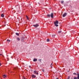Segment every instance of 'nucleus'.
Here are the masks:
<instances>
[{
    "label": "nucleus",
    "instance_id": "obj_1",
    "mask_svg": "<svg viewBox=\"0 0 79 79\" xmlns=\"http://www.w3.org/2000/svg\"><path fill=\"white\" fill-rule=\"evenodd\" d=\"M47 16H48V17H50L51 16L52 18H53V13H51L50 15L48 14Z\"/></svg>",
    "mask_w": 79,
    "mask_h": 79
},
{
    "label": "nucleus",
    "instance_id": "obj_2",
    "mask_svg": "<svg viewBox=\"0 0 79 79\" xmlns=\"http://www.w3.org/2000/svg\"><path fill=\"white\" fill-rule=\"evenodd\" d=\"M59 23V22H58V21H57V20H56V22H54V23L55 26H56V27H58V25L57 24H58Z\"/></svg>",
    "mask_w": 79,
    "mask_h": 79
},
{
    "label": "nucleus",
    "instance_id": "obj_3",
    "mask_svg": "<svg viewBox=\"0 0 79 79\" xmlns=\"http://www.w3.org/2000/svg\"><path fill=\"white\" fill-rule=\"evenodd\" d=\"M77 77H74V79H79V73L77 74Z\"/></svg>",
    "mask_w": 79,
    "mask_h": 79
},
{
    "label": "nucleus",
    "instance_id": "obj_4",
    "mask_svg": "<svg viewBox=\"0 0 79 79\" xmlns=\"http://www.w3.org/2000/svg\"><path fill=\"white\" fill-rule=\"evenodd\" d=\"M67 15V13H65L62 15L63 17H65Z\"/></svg>",
    "mask_w": 79,
    "mask_h": 79
},
{
    "label": "nucleus",
    "instance_id": "obj_5",
    "mask_svg": "<svg viewBox=\"0 0 79 79\" xmlns=\"http://www.w3.org/2000/svg\"><path fill=\"white\" fill-rule=\"evenodd\" d=\"M39 26V25L38 24H36L35 25H33V26H34V27H38V26Z\"/></svg>",
    "mask_w": 79,
    "mask_h": 79
},
{
    "label": "nucleus",
    "instance_id": "obj_6",
    "mask_svg": "<svg viewBox=\"0 0 79 79\" xmlns=\"http://www.w3.org/2000/svg\"><path fill=\"white\" fill-rule=\"evenodd\" d=\"M31 77L32 78H35V77H36V76L33 74L31 75Z\"/></svg>",
    "mask_w": 79,
    "mask_h": 79
},
{
    "label": "nucleus",
    "instance_id": "obj_7",
    "mask_svg": "<svg viewBox=\"0 0 79 79\" xmlns=\"http://www.w3.org/2000/svg\"><path fill=\"white\" fill-rule=\"evenodd\" d=\"M37 59H34L33 60V61H37Z\"/></svg>",
    "mask_w": 79,
    "mask_h": 79
},
{
    "label": "nucleus",
    "instance_id": "obj_8",
    "mask_svg": "<svg viewBox=\"0 0 79 79\" xmlns=\"http://www.w3.org/2000/svg\"><path fill=\"white\" fill-rule=\"evenodd\" d=\"M3 78H5V77H6V76L5 75H4L3 76Z\"/></svg>",
    "mask_w": 79,
    "mask_h": 79
},
{
    "label": "nucleus",
    "instance_id": "obj_9",
    "mask_svg": "<svg viewBox=\"0 0 79 79\" xmlns=\"http://www.w3.org/2000/svg\"><path fill=\"white\" fill-rule=\"evenodd\" d=\"M18 41H19V40H20V39H19V37H18L17 39Z\"/></svg>",
    "mask_w": 79,
    "mask_h": 79
},
{
    "label": "nucleus",
    "instance_id": "obj_10",
    "mask_svg": "<svg viewBox=\"0 0 79 79\" xmlns=\"http://www.w3.org/2000/svg\"><path fill=\"white\" fill-rule=\"evenodd\" d=\"M34 73H35V74H36V73H37V71L35 70V71H34Z\"/></svg>",
    "mask_w": 79,
    "mask_h": 79
},
{
    "label": "nucleus",
    "instance_id": "obj_11",
    "mask_svg": "<svg viewBox=\"0 0 79 79\" xmlns=\"http://www.w3.org/2000/svg\"><path fill=\"white\" fill-rule=\"evenodd\" d=\"M16 34L17 35H18V36H19V33H16Z\"/></svg>",
    "mask_w": 79,
    "mask_h": 79
},
{
    "label": "nucleus",
    "instance_id": "obj_12",
    "mask_svg": "<svg viewBox=\"0 0 79 79\" xmlns=\"http://www.w3.org/2000/svg\"><path fill=\"white\" fill-rule=\"evenodd\" d=\"M26 18L27 19H29V17H28V16H27L26 15Z\"/></svg>",
    "mask_w": 79,
    "mask_h": 79
},
{
    "label": "nucleus",
    "instance_id": "obj_13",
    "mask_svg": "<svg viewBox=\"0 0 79 79\" xmlns=\"http://www.w3.org/2000/svg\"><path fill=\"white\" fill-rule=\"evenodd\" d=\"M1 17H4V15H3V14H2L1 15Z\"/></svg>",
    "mask_w": 79,
    "mask_h": 79
},
{
    "label": "nucleus",
    "instance_id": "obj_14",
    "mask_svg": "<svg viewBox=\"0 0 79 79\" xmlns=\"http://www.w3.org/2000/svg\"><path fill=\"white\" fill-rule=\"evenodd\" d=\"M61 32H62V31H58V33H61Z\"/></svg>",
    "mask_w": 79,
    "mask_h": 79
},
{
    "label": "nucleus",
    "instance_id": "obj_15",
    "mask_svg": "<svg viewBox=\"0 0 79 79\" xmlns=\"http://www.w3.org/2000/svg\"><path fill=\"white\" fill-rule=\"evenodd\" d=\"M50 41V40L48 39H47V42H49Z\"/></svg>",
    "mask_w": 79,
    "mask_h": 79
},
{
    "label": "nucleus",
    "instance_id": "obj_16",
    "mask_svg": "<svg viewBox=\"0 0 79 79\" xmlns=\"http://www.w3.org/2000/svg\"><path fill=\"white\" fill-rule=\"evenodd\" d=\"M51 68H52V66H53V64L52 63L51 64Z\"/></svg>",
    "mask_w": 79,
    "mask_h": 79
},
{
    "label": "nucleus",
    "instance_id": "obj_17",
    "mask_svg": "<svg viewBox=\"0 0 79 79\" xmlns=\"http://www.w3.org/2000/svg\"><path fill=\"white\" fill-rule=\"evenodd\" d=\"M55 36V35H52V37H54Z\"/></svg>",
    "mask_w": 79,
    "mask_h": 79
},
{
    "label": "nucleus",
    "instance_id": "obj_18",
    "mask_svg": "<svg viewBox=\"0 0 79 79\" xmlns=\"http://www.w3.org/2000/svg\"><path fill=\"white\" fill-rule=\"evenodd\" d=\"M41 60H42L41 59H39L38 60V61H40V62H41Z\"/></svg>",
    "mask_w": 79,
    "mask_h": 79
},
{
    "label": "nucleus",
    "instance_id": "obj_19",
    "mask_svg": "<svg viewBox=\"0 0 79 79\" xmlns=\"http://www.w3.org/2000/svg\"><path fill=\"white\" fill-rule=\"evenodd\" d=\"M63 3H64V1H62L61 2V3L63 4Z\"/></svg>",
    "mask_w": 79,
    "mask_h": 79
},
{
    "label": "nucleus",
    "instance_id": "obj_20",
    "mask_svg": "<svg viewBox=\"0 0 79 79\" xmlns=\"http://www.w3.org/2000/svg\"><path fill=\"white\" fill-rule=\"evenodd\" d=\"M7 41H9V42H10V40H7Z\"/></svg>",
    "mask_w": 79,
    "mask_h": 79
},
{
    "label": "nucleus",
    "instance_id": "obj_21",
    "mask_svg": "<svg viewBox=\"0 0 79 79\" xmlns=\"http://www.w3.org/2000/svg\"><path fill=\"white\" fill-rule=\"evenodd\" d=\"M36 74L37 75H38V74H39V73H38L36 72Z\"/></svg>",
    "mask_w": 79,
    "mask_h": 79
},
{
    "label": "nucleus",
    "instance_id": "obj_22",
    "mask_svg": "<svg viewBox=\"0 0 79 79\" xmlns=\"http://www.w3.org/2000/svg\"><path fill=\"white\" fill-rule=\"evenodd\" d=\"M73 74H75L76 75H77V74H76V73H73Z\"/></svg>",
    "mask_w": 79,
    "mask_h": 79
},
{
    "label": "nucleus",
    "instance_id": "obj_23",
    "mask_svg": "<svg viewBox=\"0 0 79 79\" xmlns=\"http://www.w3.org/2000/svg\"><path fill=\"white\" fill-rule=\"evenodd\" d=\"M42 70L43 71H44V69H42Z\"/></svg>",
    "mask_w": 79,
    "mask_h": 79
},
{
    "label": "nucleus",
    "instance_id": "obj_24",
    "mask_svg": "<svg viewBox=\"0 0 79 79\" xmlns=\"http://www.w3.org/2000/svg\"><path fill=\"white\" fill-rule=\"evenodd\" d=\"M17 69V68H15V69Z\"/></svg>",
    "mask_w": 79,
    "mask_h": 79
},
{
    "label": "nucleus",
    "instance_id": "obj_25",
    "mask_svg": "<svg viewBox=\"0 0 79 79\" xmlns=\"http://www.w3.org/2000/svg\"><path fill=\"white\" fill-rule=\"evenodd\" d=\"M1 66V63H0V66Z\"/></svg>",
    "mask_w": 79,
    "mask_h": 79
},
{
    "label": "nucleus",
    "instance_id": "obj_26",
    "mask_svg": "<svg viewBox=\"0 0 79 79\" xmlns=\"http://www.w3.org/2000/svg\"><path fill=\"white\" fill-rule=\"evenodd\" d=\"M24 79H26V78H24Z\"/></svg>",
    "mask_w": 79,
    "mask_h": 79
},
{
    "label": "nucleus",
    "instance_id": "obj_27",
    "mask_svg": "<svg viewBox=\"0 0 79 79\" xmlns=\"http://www.w3.org/2000/svg\"><path fill=\"white\" fill-rule=\"evenodd\" d=\"M56 79H58V78H56Z\"/></svg>",
    "mask_w": 79,
    "mask_h": 79
},
{
    "label": "nucleus",
    "instance_id": "obj_28",
    "mask_svg": "<svg viewBox=\"0 0 79 79\" xmlns=\"http://www.w3.org/2000/svg\"><path fill=\"white\" fill-rule=\"evenodd\" d=\"M29 5H31V4H30Z\"/></svg>",
    "mask_w": 79,
    "mask_h": 79
},
{
    "label": "nucleus",
    "instance_id": "obj_29",
    "mask_svg": "<svg viewBox=\"0 0 79 79\" xmlns=\"http://www.w3.org/2000/svg\"><path fill=\"white\" fill-rule=\"evenodd\" d=\"M24 78V77H23Z\"/></svg>",
    "mask_w": 79,
    "mask_h": 79
},
{
    "label": "nucleus",
    "instance_id": "obj_30",
    "mask_svg": "<svg viewBox=\"0 0 79 79\" xmlns=\"http://www.w3.org/2000/svg\"><path fill=\"white\" fill-rule=\"evenodd\" d=\"M22 79H24L23 78Z\"/></svg>",
    "mask_w": 79,
    "mask_h": 79
}]
</instances>
